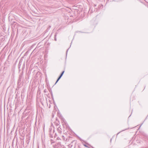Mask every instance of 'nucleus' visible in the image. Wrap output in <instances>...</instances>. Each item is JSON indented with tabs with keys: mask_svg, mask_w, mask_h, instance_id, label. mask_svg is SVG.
I'll return each mask as SVG.
<instances>
[{
	"mask_svg": "<svg viewBox=\"0 0 148 148\" xmlns=\"http://www.w3.org/2000/svg\"><path fill=\"white\" fill-rule=\"evenodd\" d=\"M69 134L67 135V134H64V135L62 136V139L63 140L68 141L69 140V138L70 137L69 136Z\"/></svg>",
	"mask_w": 148,
	"mask_h": 148,
	"instance_id": "obj_1",
	"label": "nucleus"
},
{
	"mask_svg": "<svg viewBox=\"0 0 148 148\" xmlns=\"http://www.w3.org/2000/svg\"><path fill=\"white\" fill-rule=\"evenodd\" d=\"M64 71H63L62 73H61L60 74V75L59 76V77L58 78L55 84H56L57 82H58V81L60 80V79L62 77V76L63 75V74L64 73Z\"/></svg>",
	"mask_w": 148,
	"mask_h": 148,
	"instance_id": "obj_2",
	"label": "nucleus"
},
{
	"mask_svg": "<svg viewBox=\"0 0 148 148\" xmlns=\"http://www.w3.org/2000/svg\"><path fill=\"white\" fill-rule=\"evenodd\" d=\"M57 131L60 134H61L62 132V129L61 127H60V126H59L58 127L57 129Z\"/></svg>",
	"mask_w": 148,
	"mask_h": 148,
	"instance_id": "obj_3",
	"label": "nucleus"
},
{
	"mask_svg": "<svg viewBox=\"0 0 148 148\" xmlns=\"http://www.w3.org/2000/svg\"><path fill=\"white\" fill-rule=\"evenodd\" d=\"M23 71H22L21 72V73H20V75H19V77L20 78H22V79H23Z\"/></svg>",
	"mask_w": 148,
	"mask_h": 148,
	"instance_id": "obj_4",
	"label": "nucleus"
},
{
	"mask_svg": "<svg viewBox=\"0 0 148 148\" xmlns=\"http://www.w3.org/2000/svg\"><path fill=\"white\" fill-rule=\"evenodd\" d=\"M55 124L56 125V126H59L60 123L59 121H57L55 122Z\"/></svg>",
	"mask_w": 148,
	"mask_h": 148,
	"instance_id": "obj_5",
	"label": "nucleus"
},
{
	"mask_svg": "<svg viewBox=\"0 0 148 148\" xmlns=\"http://www.w3.org/2000/svg\"><path fill=\"white\" fill-rule=\"evenodd\" d=\"M51 27V26H49V27L47 28V29L46 30V32H48V30L50 29Z\"/></svg>",
	"mask_w": 148,
	"mask_h": 148,
	"instance_id": "obj_6",
	"label": "nucleus"
},
{
	"mask_svg": "<svg viewBox=\"0 0 148 148\" xmlns=\"http://www.w3.org/2000/svg\"><path fill=\"white\" fill-rule=\"evenodd\" d=\"M50 137L51 138H53V136L51 134V133H50Z\"/></svg>",
	"mask_w": 148,
	"mask_h": 148,
	"instance_id": "obj_7",
	"label": "nucleus"
},
{
	"mask_svg": "<svg viewBox=\"0 0 148 148\" xmlns=\"http://www.w3.org/2000/svg\"><path fill=\"white\" fill-rule=\"evenodd\" d=\"M22 79V78H20L19 77V79H18V81H19V82L21 81Z\"/></svg>",
	"mask_w": 148,
	"mask_h": 148,
	"instance_id": "obj_8",
	"label": "nucleus"
},
{
	"mask_svg": "<svg viewBox=\"0 0 148 148\" xmlns=\"http://www.w3.org/2000/svg\"><path fill=\"white\" fill-rule=\"evenodd\" d=\"M84 146L85 147H88L86 145H84Z\"/></svg>",
	"mask_w": 148,
	"mask_h": 148,
	"instance_id": "obj_9",
	"label": "nucleus"
},
{
	"mask_svg": "<svg viewBox=\"0 0 148 148\" xmlns=\"http://www.w3.org/2000/svg\"><path fill=\"white\" fill-rule=\"evenodd\" d=\"M56 136H57V135H56V133L55 134V137H56Z\"/></svg>",
	"mask_w": 148,
	"mask_h": 148,
	"instance_id": "obj_10",
	"label": "nucleus"
},
{
	"mask_svg": "<svg viewBox=\"0 0 148 148\" xmlns=\"http://www.w3.org/2000/svg\"><path fill=\"white\" fill-rule=\"evenodd\" d=\"M72 145H69V147H72Z\"/></svg>",
	"mask_w": 148,
	"mask_h": 148,
	"instance_id": "obj_11",
	"label": "nucleus"
},
{
	"mask_svg": "<svg viewBox=\"0 0 148 148\" xmlns=\"http://www.w3.org/2000/svg\"><path fill=\"white\" fill-rule=\"evenodd\" d=\"M58 138H59V139H60V138H59V137H57V139L58 140Z\"/></svg>",
	"mask_w": 148,
	"mask_h": 148,
	"instance_id": "obj_12",
	"label": "nucleus"
},
{
	"mask_svg": "<svg viewBox=\"0 0 148 148\" xmlns=\"http://www.w3.org/2000/svg\"><path fill=\"white\" fill-rule=\"evenodd\" d=\"M55 40H56V38H55Z\"/></svg>",
	"mask_w": 148,
	"mask_h": 148,
	"instance_id": "obj_13",
	"label": "nucleus"
},
{
	"mask_svg": "<svg viewBox=\"0 0 148 148\" xmlns=\"http://www.w3.org/2000/svg\"><path fill=\"white\" fill-rule=\"evenodd\" d=\"M96 6V5H95V6Z\"/></svg>",
	"mask_w": 148,
	"mask_h": 148,
	"instance_id": "obj_14",
	"label": "nucleus"
},
{
	"mask_svg": "<svg viewBox=\"0 0 148 148\" xmlns=\"http://www.w3.org/2000/svg\"><path fill=\"white\" fill-rule=\"evenodd\" d=\"M54 132V130L53 131V132Z\"/></svg>",
	"mask_w": 148,
	"mask_h": 148,
	"instance_id": "obj_15",
	"label": "nucleus"
}]
</instances>
